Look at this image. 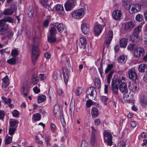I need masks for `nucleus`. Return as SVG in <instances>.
<instances>
[{"label":"nucleus","mask_w":147,"mask_h":147,"mask_svg":"<svg viewBox=\"0 0 147 147\" xmlns=\"http://www.w3.org/2000/svg\"><path fill=\"white\" fill-rule=\"evenodd\" d=\"M5 25L4 23H0V34L3 35L1 37V40L5 44H7L9 40L13 36L14 32L9 28V25Z\"/></svg>","instance_id":"nucleus-1"},{"label":"nucleus","mask_w":147,"mask_h":147,"mask_svg":"<svg viewBox=\"0 0 147 147\" xmlns=\"http://www.w3.org/2000/svg\"><path fill=\"white\" fill-rule=\"evenodd\" d=\"M102 101L105 105H107V101L108 100V98L105 96H103L102 97Z\"/></svg>","instance_id":"nucleus-56"},{"label":"nucleus","mask_w":147,"mask_h":147,"mask_svg":"<svg viewBox=\"0 0 147 147\" xmlns=\"http://www.w3.org/2000/svg\"><path fill=\"white\" fill-rule=\"evenodd\" d=\"M2 98L4 102L5 103L7 104H8L9 107H12V105L11 104V100L10 98H9L8 99H7L4 96L2 97Z\"/></svg>","instance_id":"nucleus-33"},{"label":"nucleus","mask_w":147,"mask_h":147,"mask_svg":"<svg viewBox=\"0 0 147 147\" xmlns=\"http://www.w3.org/2000/svg\"><path fill=\"white\" fill-rule=\"evenodd\" d=\"M127 39L124 38H122L119 42L120 46L121 48L125 47L127 45Z\"/></svg>","instance_id":"nucleus-24"},{"label":"nucleus","mask_w":147,"mask_h":147,"mask_svg":"<svg viewBox=\"0 0 147 147\" xmlns=\"http://www.w3.org/2000/svg\"><path fill=\"white\" fill-rule=\"evenodd\" d=\"M46 99V96L44 95L38 96L37 98V101L38 103H41L45 101Z\"/></svg>","instance_id":"nucleus-35"},{"label":"nucleus","mask_w":147,"mask_h":147,"mask_svg":"<svg viewBox=\"0 0 147 147\" xmlns=\"http://www.w3.org/2000/svg\"><path fill=\"white\" fill-rule=\"evenodd\" d=\"M16 9L17 8H15V7H14V8H13V9L12 8L6 9L4 11L3 14L4 15L6 16L11 15L13 13L14 11H16Z\"/></svg>","instance_id":"nucleus-21"},{"label":"nucleus","mask_w":147,"mask_h":147,"mask_svg":"<svg viewBox=\"0 0 147 147\" xmlns=\"http://www.w3.org/2000/svg\"><path fill=\"white\" fill-rule=\"evenodd\" d=\"M91 115L94 118L96 117L98 115V109L95 107L93 108L91 110Z\"/></svg>","instance_id":"nucleus-32"},{"label":"nucleus","mask_w":147,"mask_h":147,"mask_svg":"<svg viewBox=\"0 0 147 147\" xmlns=\"http://www.w3.org/2000/svg\"><path fill=\"white\" fill-rule=\"evenodd\" d=\"M19 51L18 49H13L11 52V55L13 57L15 58L16 56L19 55Z\"/></svg>","instance_id":"nucleus-40"},{"label":"nucleus","mask_w":147,"mask_h":147,"mask_svg":"<svg viewBox=\"0 0 147 147\" xmlns=\"http://www.w3.org/2000/svg\"><path fill=\"white\" fill-rule=\"evenodd\" d=\"M94 91V88L93 87H91L87 90L86 92V95H90L92 96L93 95V92Z\"/></svg>","instance_id":"nucleus-31"},{"label":"nucleus","mask_w":147,"mask_h":147,"mask_svg":"<svg viewBox=\"0 0 147 147\" xmlns=\"http://www.w3.org/2000/svg\"><path fill=\"white\" fill-rule=\"evenodd\" d=\"M94 84L95 86L98 88H100L101 81L98 78H95L94 81Z\"/></svg>","instance_id":"nucleus-43"},{"label":"nucleus","mask_w":147,"mask_h":147,"mask_svg":"<svg viewBox=\"0 0 147 147\" xmlns=\"http://www.w3.org/2000/svg\"><path fill=\"white\" fill-rule=\"evenodd\" d=\"M103 28L102 26L99 24L96 23L94 26V33L95 36H98L101 33Z\"/></svg>","instance_id":"nucleus-10"},{"label":"nucleus","mask_w":147,"mask_h":147,"mask_svg":"<svg viewBox=\"0 0 147 147\" xmlns=\"http://www.w3.org/2000/svg\"><path fill=\"white\" fill-rule=\"evenodd\" d=\"M72 71V69L70 65L68 64L67 67L66 68L64 67L63 68V78L65 83H67L68 80V76L67 72H70Z\"/></svg>","instance_id":"nucleus-6"},{"label":"nucleus","mask_w":147,"mask_h":147,"mask_svg":"<svg viewBox=\"0 0 147 147\" xmlns=\"http://www.w3.org/2000/svg\"><path fill=\"white\" fill-rule=\"evenodd\" d=\"M140 104L143 107H145L147 106V101L145 99H142L140 101Z\"/></svg>","instance_id":"nucleus-47"},{"label":"nucleus","mask_w":147,"mask_h":147,"mask_svg":"<svg viewBox=\"0 0 147 147\" xmlns=\"http://www.w3.org/2000/svg\"><path fill=\"white\" fill-rule=\"evenodd\" d=\"M30 86V84L27 82H25L22 85V91L24 96L26 97L28 94Z\"/></svg>","instance_id":"nucleus-8"},{"label":"nucleus","mask_w":147,"mask_h":147,"mask_svg":"<svg viewBox=\"0 0 147 147\" xmlns=\"http://www.w3.org/2000/svg\"><path fill=\"white\" fill-rule=\"evenodd\" d=\"M129 89L131 91L134 92L136 91L137 88V84L136 82H134L129 86Z\"/></svg>","instance_id":"nucleus-29"},{"label":"nucleus","mask_w":147,"mask_h":147,"mask_svg":"<svg viewBox=\"0 0 147 147\" xmlns=\"http://www.w3.org/2000/svg\"><path fill=\"white\" fill-rule=\"evenodd\" d=\"M83 91V89L81 87L77 88L76 90V94L78 96H80L81 94Z\"/></svg>","instance_id":"nucleus-46"},{"label":"nucleus","mask_w":147,"mask_h":147,"mask_svg":"<svg viewBox=\"0 0 147 147\" xmlns=\"http://www.w3.org/2000/svg\"><path fill=\"white\" fill-rule=\"evenodd\" d=\"M113 67V65L112 64H108L105 70V73L106 74L109 71H110Z\"/></svg>","instance_id":"nucleus-50"},{"label":"nucleus","mask_w":147,"mask_h":147,"mask_svg":"<svg viewBox=\"0 0 147 147\" xmlns=\"http://www.w3.org/2000/svg\"><path fill=\"white\" fill-rule=\"evenodd\" d=\"M127 56L123 55L119 57L118 58V62L121 63H124L126 60Z\"/></svg>","instance_id":"nucleus-28"},{"label":"nucleus","mask_w":147,"mask_h":147,"mask_svg":"<svg viewBox=\"0 0 147 147\" xmlns=\"http://www.w3.org/2000/svg\"><path fill=\"white\" fill-rule=\"evenodd\" d=\"M147 66L144 64H141L138 67V70L140 72H144L147 69Z\"/></svg>","instance_id":"nucleus-26"},{"label":"nucleus","mask_w":147,"mask_h":147,"mask_svg":"<svg viewBox=\"0 0 147 147\" xmlns=\"http://www.w3.org/2000/svg\"><path fill=\"white\" fill-rule=\"evenodd\" d=\"M117 81L114 80L112 81L111 82V89L112 91L115 94L118 93V87L117 85Z\"/></svg>","instance_id":"nucleus-17"},{"label":"nucleus","mask_w":147,"mask_h":147,"mask_svg":"<svg viewBox=\"0 0 147 147\" xmlns=\"http://www.w3.org/2000/svg\"><path fill=\"white\" fill-rule=\"evenodd\" d=\"M84 10L83 8H81L74 11L71 13L73 18L78 19L82 18L84 14Z\"/></svg>","instance_id":"nucleus-4"},{"label":"nucleus","mask_w":147,"mask_h":147,"mask_svg":"<svg viewBox=\"0 0 147 147\" xmlns=\"http://www.w3.org/2000/svg\"><path fill=\"white\" fill-rule=\"evenodd\" d=\"M139 34L133 32L132 36H130V39L133 42H137L139 40Z\"/></svg>","instance_id":"nucleus-25"},{"label":"nucleus","mask_w":147,"mask_h":147,"mask_svg":"<svg viewBox=\"0 0 147 147\" xmlns=\"http://www.w3.org/2000/svg\"><path fill=\"white\" fill-rule=\"evenodd\" d=\"M61 77V74L60 72L58 73L57 72H55L53 74V77L55 80H57L60 79Z\"/></svg>","instance_id":"nucleus-44"},{"label":"nucleus","mask_w":147,"mask_h":147,"mask_svg":"<svg viewBox=\"0 0 147 147\" xmlns=\"http://www.w3.org/2000/svg\"><path fill=\"white\" fill-rule=\"evenodd\" d=\"M125 78L122 76L119 77L117 80V83L119 84V90L122 92H125L127 90L126 84L125 82Z\"/></svg>","instance_id":"nucleus-3"},{"label":"nucleus","mask_w":147,"mask_h":147,"mask_svg":"<svg viewBox=\"0 0 147 147\" xmlns=\"http://www.w3.org/2000/svg\"><path fill=\"white\" fill-rule=\"evenodd\" d=\"M50 0H41L40 1V2L43 6L46 7L48 5V4L47 3V2Z\"/></svg>","instance_id":"nucleus-52"},{"label":"nucleus","mask_w":147,"mask_h":147,"mask_svg":"<svg viewBox=\"0 0 147 147\" xmlns=\"http://www.w3.org/2000/svg\"><path fill=\"white\" fill-rule=\"evenodd\" d=\"M38 45V39L36 36L34 37L33 39V45L31 56L32 62L34 64H35L39 54Z\"/></svg>","instance_id":"nucleus-2"},{"label":"nucleus","mask_w":147,"mask_h":147,"mask_svg":"<svg viewBox=\"0 0 147 147\" xmlns=\"http://www.w3.org/2000/svg\"><path fill=\"white\" fill-rule=\"evenodd\" d=\"M145 54V50L142 47H137L134 49L133 52L134 56L136 58H140Z\"/></svg>","instance_id":"nucleus-5"},{"label":"nucleus","mask_w":147,"mask_h":147,"mask_svg":"<svg viewBox=\"0 0 147 147\" xmlns=\"http://www.w3.org/2000/svg\"><path fill=\"white\" fill-rule=\"evenodd\" d=\"M50 138L48 136H46L45 138V142L47 145L49 144L50 142Z\"/></svg>","instance_id":"nucleus-62"},{"label":"nucleus","mask_w":147,"mask_h":147,"mask_svg":"<svg viewBox=\"0 0 147 147\" xmlns=\"http://www.w3.org/2000/svg\"><path fill=\"white\" fill-rule=\"evenodd\" d=\"M129 78L133 80H136L137 78V75L134 68L129 69L128 71Z\"/></svg>","instance_id":"nucleus-14"},{"label":"nucleus","mask_w":147,"mask_h":147,"mask_svg":"<svg viewBox=\"0 0 147 147\" xmlns=\"http://www.w3.org/2000/svg\"><path fill=\"white\" fill-rule=\"evenodd\" d=\"M96 141V136H91L90 139V143L92 146H94Z\"/></svg>","instance_id":"nucleus-51"},{"label":"nucleus","mask_w":147,"mask_h":147,"mask_svg":"<svg viewBox=\"0 0 147 147\" xmlns=\"http://www.w3.org/2000/svg\"><path fill=\"white\" fill-rule=\"evenodd\" d=\"M122 3L124 8L129 11L131 5L129 1V0H122Z\"/></svg>","instance_id":"nucleus-20"},{"label":"nucleus","mask_w":147,"mask_h":147,"mask_svg":"<svg viewBox=\"0 0 147 147\" xmlns=\"http://www.w3.org/2000/svg\"><path fill=\"white\" fill-rule=\"evenodd\" d=\"M38 76L36 74H34L33 75L32 81V84L34 85L36 84L38 82Z\"/></svg>","instance_id":"nucleus-34"},{"label":"nucleus","mask_w":147,"mask_h":147,"mask_svg":"<svg viewBox=\"0 0 147 147\" xmlns=\"http://www.w3.org/2000/svg\"><path fill=\"white\" fill-rule=\"evenodd\" d=\"M127 143V142L126 140L125 141H123L121 142L120 143L119 147H125Z\"/></svg>","instance_id":"nucleus-59"},{"label":"nucleus","mask_w":147,"mask_h":147,"mask_svg":"<svg viewBox=\"0 0 147 147\" xmlns=\"http://www.w3.org/2000/svg\"><path fill=\"white\" fill-rule=\"evenodd\" d=\"M136 18L137 21L140 22L143 19V16L140 14H138L136 16Z\"/></svg>","instance_id":"nucleus-55"},{"label":"nucleus","mask_w":147,"mask_h":147,"mask_svg":"<svg viewBox=\"0 0 147 147\" xmlns=\"http://www.w3.org/2000/svg\"><path fill=\"white\" fill-rule=\"evenodd\" d=\"M81 146L82 147H90L88 142L85 140L82 141L81 143Z\"/></svg>","instance_id":"nucleus-54"},{"label":"nucleus","mask_w":147,"mask_h":147,"mask_svg":"<svg viewBox=\"0 0 147 147\" xmlns=\"http://www.w3.org/2000/svg\"><path fill=\"white\" fill-rule=\"evenodd\" d=\"M92 129V135L91 136H98V131L94 128V127L92 126L91 127Z\"/></svg>","instance_id":"nucleus-38"},{"label":"nucleus","mask_w":147,"mask_h":147,"mask_svg":"<svg viewBox=\"0 0 147 147\" xmlns=\"http://www.w3.org/2000/svg\"><path fill=\"white\" fill-rule=\"evenodd\" d=\"M103 135L105 142L108 145H111L113 143L112 135L109 132L105 131L103 133Z\"/></svg>","instance_id":"nucleus-7"},{"label":"nucleus","mask_w":147,"mask_h":147,"mask_svg":"<svg viewBox=\"0 0 147 147\" xmlns=\"http://www.w3.org/2000/svg\"><path fill=\"white\" fill-rule=\"evenodd\" d=\"M48 41L49 42L53 43L56 41V38L55 36L50 35L48 37Z\"/></svg>","instance_id":"nucleus-36"},{"label":"nucleus","mask_w":147,"mask_h":147,"mask_svg":"<svg viewBox=\"0 0 147 147\" xmlns=\"http://www.w3.org/2000/svg\"><path fill=\"white\" fill-rule=\"evenodd\" d=\"M56 10L61 14H63L64 13V8L62 5L60 4H57L55 6Z\"/></svg>","instance_id":"nucleus-23"},{"label":"nucleus","mask_w":147,"mask_h":147,"mask_svg":"<svg viewBox=\"0 0 147 147\" xmlns=\"http://www.w3.org/2000/svg\"><path fill=\"white\" fill-rule=\"evenodd\" d=\"M114 70H112L110 71L108 74L107 77V83L108 84H110L111 79L112 78L113 75V74Z\"/></svg>","instance_id":"nucleus-42"},{"label":"nucleus","mask_w":147,"mask_h":147,"mask_svg":"<svg viewBox=\"0 0 147 147\" xmlns=\"http://www.w3.org/2000/svg\"><path fill=\"white\" fill-rule=\"evenodd\" d=\"M135 45L130 44L128 45L127 49L128 50L131 51L133 49L135 48Z\"/></svg>","instance_id":"nucleus-63"},{"label":"nucleus","mask_w":147,"mask_h":147,"mask_svg":"<svg viewBox=\"0 0 147 147\" xmlns=\"http://www.w3.org/2000/svg\"><path fill=\"white\" fill-rule=\"evenodd\" d=\"M125 93L123 95V98L125 100H129V95L127 91L125 92Z\"/></svg>","instance_id":"nucleus-53"},{"label":"nucleus","mask_w":147,"mask_h":147,"mask_svg":"<svg viewBox=\"0 0 147 147\" xmlns=\"http://www.w3.org/2000/svg\"><path fill=\"white\" fill-rule=\"evenodd\" d=\"M141 29L142 26H138L134 30L133 32L139 34V33L141 31Z\"/></svg>","instance_id":"nucleus-49"},{"label":"nucleus","mask_w":147,"mask_h":147,"mask_svg":"<svg viewBox=\"0 0 147 147\" xmlns=\"http://www.w3.org/2000/svg\"><path fill=\"white\" fill-rule=\"evenodd\" d=\"M131 9L129 10V12L130 13H133L140 10L141 7L140 5L138 4H131Z\"/></svg>","instance_id":"nucleus-13"},{"label":"nucleus","mask_w":147,"mask_h":147,"mask_svg":"<svg viewBox=\"0 0 147 147\" xmlns=\"http://www.w3.org/2000/svg\"><path fill=\"white\" fill-rule=\"evenodd\" d=\"M13 21L12 18L10 16H6L4 18L1 20H0V23L1 22H3L4 23L5 25H8L7 24L6 22H7L9 23H12Z\"/></svg>","instance_id":"nucleus-22"},{"label":"nucleus","mask_w":147,"mask_h":147,"mask_svg":"<svg viewBox=\"0 0 147 147\" xmlns=\"http://www.w3.org/2000/svg\"><path fill=\"white\" fill-rule=\"evenodd\" d=\"M18 123V121L17 120H13L10 121L9 122V127L16 129L17 126V125Z\"/></svg>","instance_id":"nucleus-30"},{"label":"nucleus","mask_w":147,"mask_h":147,"mask_svg":"<svg viewBox=\"0 0 147 147\" xmlns=\"http://www.w3.org/2000/svg\"><path fill=\"white\" fill-rule=\"evenodd\" d=\"M59 110L60 109L59 105H56L54 106L53 109L55 117L57 116V114L59 113Z\"/></svg>","instance_id":"nucleus-39"},{"label":"nucleus","mask_w":147,"mask_h":147,"mask_svg":"<svg viewBox=\"0 0 147 147\" xmlns=\"http://www.w3.org/2000/svg\"><path fill=\"white\" fill-rule=\"evenodd\" d=\"M3 83L2 84V87L3 89L6 91H8L9 88L8 87L9 84V80L7 76H6L3 79Z\"/></svg>","instance_id":"nucleus-12"},{"label":"nucleus","mask_w":147,"mask_h":147,"mask_svg":"<svg viewBox=\"0 0 147 147\" xmlns=\"http://www.w3.org/2000/svg\"><path fill=\"white\" fill-rule=\"evenodd\" d=\"M98 70L100 75L102 77V74L103 73L102 69V61L100 63V67L98 68Z\"/></svg>","instance_id":"nucleus-58"},{"label":"nucleus","mask_w":147,"mask_h":147,"mask_svg":"<svg viewBox=\"0 0 147 147\" xmlns=\"http://www.w3.org/2000/svg\"><path fill=\"white\" fill-rule=\"evenodd\" d=\"M86 40L85 37H82L80 38L79 46L80 48L84 49L86 47Z\"/></svg>","instance_id":"nucleus-19"},{"label":"nucleus","mask_w":147,"mask_h":147,"mask_svg":"<svg viewBox=\"0 0 147 147\" xmlns=\"http://www.w3.org/2000/svg\"><path fill=\"white\" fill-rule=\"evenodd\" d=\"M12 137L7 136L5 138V145L11 143L12 142Z\"/></svg>","instance_id":"nucleus-41"},{"label":"nucleus","mask_w":147,"mask_h":147,"mask_svg":"<svg viewBox=\"0 0 147 147\" xmlns=\"http://www.w3.org/2000/svg\"><path fill=\"white\" fill-rule=\"evenodd\" d=\"M76 0H68L65 4V10L67 11L71 10L75 5Z\"/></svg>","instance_id":"nucleus-9"},{"label":"nucleus","mask_w":147,"mask_h":147,"mask_svg":"<svg viewBox=\"0 0 147 147\" xmlns=\"http://www.w3.org/2000/svg\"><path fill=\"white\" fill-rule=\"evenodd\" d=\"M13 116L15 117H18L19 116V112L17 110H14L12 112Z\"/></svg>","instance_id":"nucleus-60"},{"label":"nucleus","mask_w":147,"mask_h":147,"mask_svg":"<svg viewBox=\"0 0 147 147\" xmlns=\"http://www.w3.org/2000/svg\"><path fill=\"white\" fill-rule=\"evenodd\" d=\"M134 22L133 21H129L125 23L124 29L127 31H130L135 26Z\"/></svg>","instance_id":"nucleus-15"},{"label":"nucleus","mask_w":147,"mask_h":147,"mask_svg":"<svg viewBox=\"0 0 147 147\" xmlns=\"http://www.w3.org/2000/svg\"><path fill=\"white\" fill-rule=\"evenodd\" d=\"M34 14V11L32 9L29 10L28 13V16L30 18H32L33 17Z\"/></svg>","instance_id":"nucleus-61"},{"label":"nucleus","mask_w":147,"mask_h":147,"mask_svg":"<svg viewBox=\"0 0 147 147\" xmlns=\"http://www.w3.org/2000/svg\"><path fill=\"white\" fill-rule=\"evenodd\" d=\"M113 32L112 31H109L107 33V36L105 40V43L109 45L110 43L113 38Z\"/></svg>","instance_id":"nucleus-16"},{"label":"nucleus","mask_w":147,"mask_h":147,"mask_svg":"<svg viewBox=\"0 0 147 147\" xmlns=\"http://www.w3.org/2000/svg\"><path fill=\"white\" fill-rule=\"evenodd\" d=\"M81 29L83 34H87L89 30L88 24L86 23H82L81 26Z\"/></svg>","instance_id":"nucleus-18"},{"label":"nucleus","mask_w":147,"mask_h":147,"mask_svg":"<svg viewBox=\"0 0 147 147\" xmlns=\"http://www.w3.org/2000/svg\"><path fill=\"white\" fill-rule=\"evenodd\" d=\"M143 41L146 44H147V33H145L143 34Z\"/></svg>","instance_id":"nucleus-64"},{"label":"nucleus","mask_w":147,"mask_h":147,"mask_svg":"<svg viewBox=\"0 0 147 147\" xmlns=\"http://www.w3.org/2000/svg\"><path fill=\"white\" fill-rule=\"evenodd\" d=\"M16 59L15 58L13 57L9 59L7 61V62L10 64L14 65L16 63Z\"/></svg>","instance_id":"nucleus-48"},{"label":"nucleus","mask_w":147,"mask_h":147,"mask_svg":"<svg viewBox=\"0 0 147 147\" xmlns=\"http://www.w3.org/2000/svg\"><path fill=\"white\" fill-rule=\"evenodd\" d=\"M122 15V14L121 10L115 9L113 12L112 17L114 20L119 21L121 19Z\"/></svg>","instance_id":"nucleus-11"},{"label":"nucleus","mask_w":147,"mask_h":147,"mask_svg":"<svg viewBox=\"0 0 147 147\" xmlns=\"http://www.w3.org/2000/svg\"><path fill=\"white\" fill-rule=\"evenodd\" d=\"M54 26L57 27L58 30L60 32H62L65 29L64 26L63 24L61 23H59L57 25V24H56L55 25H54Z\"/></svg>","instance_id":"nucleus-27"},{"label":"nucleus","mask_w":147,"mask_h":147,"mask_svg":"<svg viewBox=\"0 0 147 147\" xmlns=\"http://www.w3.org/2000/svg\"><path fill=\"white\" fill-rule=\"evenodd\" d=\"M16 129L9 127V134L11 136L13 135Z\"/></svg>","instance_id":"nucleus-57"},{"label":"nucleus","mask_w":147,"mask_h":147,"mask_svg":"<svg viewBox=\"0 0 147 147\" xmlns=\"http://www.w3.org/2000/svg\"><path fill=\"white\" fill-rule=\"evenodd\" d=\"M41 118V116L39 113H36L33 115L32 119L34 120L37 121L39 120Z\"/></svg>","instance_id":"nucleus-45"},{"label":"nucleus","mask_w":147,"mask_h":147,"mask_svg":"<svg viewBox=\"0 0 147 147\" xmlns=\"http://www.w3.org/2000/svg\"><path fill=\"white\" fill-rule=\"evenodd\" d=\"M50 35L55 36L56 34L57 33V31L56 28L54 26L51 27L50 30Z\"/></svg>","instance_id":"nucleus-37"}]
</instances>
